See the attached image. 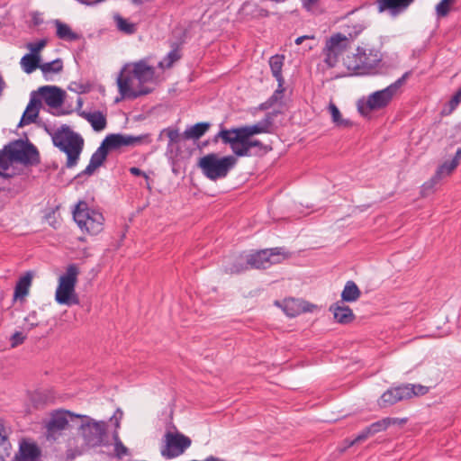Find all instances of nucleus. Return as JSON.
<instances>
[{
	"label": "nucleus",
	"mask_w": 461,
	"mask_h": 461,
	"mask_svg": "<svg viewBox=\"0 0 461 461\" xmlns=\"http://www.w3.org/2000/svg\"><path fill=\"white\" fill-rule=\"evenodd\" d=\"M78 275V267L76 264H69L66 272L59 276L55 293V300L59 304L68 307L79 304V297L76 293Z\"/></svg>",
	"instance_id": "nucleus-4"
},
{
	"label": "nucleus",
	"mask_w": 461,
	"mask_h": 461,
	"mask_svg": "<svg viewBox=\"0 0 461 461\" xmlns=\"http://www.w3.org/2000/svg\"><path fill=\"white\" fill-rule=\"evenodd\" d=\"M130 173L133 176H144L147 180L149 179V176L148 175L143 172L141 169H140L139 167H132L130 168Z\"/></svg>",
	"instance_id": "nucleus-56"
},
{
	"label": "nucleus",
	"mask_w": 461,
	"mask_h": 461,
	"mask_svg": "<svg viewBox=\"0 0 461 461\" xmlns=\"http://www.w3.org/2000/svg\"><path fill=\"white\" fill-rule=\"evenodd\" d=\"M31 284H32V276L30 274H27V275L22 276L18 280V282L16 283V285L14 287V299L18 300V299L24 298L29 293V288L31 286Z\"/></svg>",
	"instance_id": "nucleus-33"
},
{
	"label": "nucleus",
	"mask_w": 461,
	"mask_h": 461,
	"mask_svg": "<svg viewBox=\"0 0 461 461\" xmlns=\"http://www.w3.org/2000/svg\"><path fill=\"white\" fill-rule=\"evenodd\" d=\"M121 133H112L107 135L101 142L104 148L109 151L110 149H115L121 148Z\"/></svg>",
	"instance_id": "nucleus-42"
},
{
	"label": "nucleus",
	"mask_w": 461,
	"mask_h": 461,
	"mask_svg": "<svg viewBox=\"0 0 461 461\" xmlns=\"http://www.w3.org/2000/svg\"><path fill=\"white\" fill-rule=\"evenodd\" d=\"M40 55L25 54L20 61L21 67L27 74L32 73L36 68H40Z\"/></svg>",
	"instance_id": "nucleus-37"
},
{
	"label": "nucleus",
	"mask_w": 461,
	"mask_h": 461,
	"mask_svg": "<svg viewBox=\"0 0 461 461\" xmlns=\"http://www.w3.org/2000/svg\"><path fill=\"white\" fill-rule=\"evenodd\" d=\"M406 420H399L397 418H390L386 417L380 420H377L375 422H373L369 425L371 430L373 431V434H376L378 432L384 431L390 427L391 425L397 424V423H402L405 422Z\"/></svg>",
	"instance_id": "nucleus-39"
},
{
	"label": "nucleus",
	"mask_w": 461,
	"mask_h": 461,
	"mask_svg": "<svg viewBox=\"0 0 461 461\" xmlns=\"http://www.w3.org/2000/svg\"><path fill=\"white\" fill-rule=\"evenodd\" d=\"M41 105V102L39 98L36 97V92H32L29 104H27L26 109L23 112L18 123V127H23L24 125L35 122Z\"/></svg>",
	"instance_id": "nucleus-20"
},
{
	"label": "nucleus",
	"mask_w": 461,
	"mask_h": 461,
	"mask_svg": "<svg viewBox=\"0 0 461 461\" xmlns=\"http://www.w3.org/2000/svg\"><path fill=\"white\" fill-rule=\"evenodd\" d=\"M284 312L289 317H295L301 313L298 302L294 299L285 300L284 302Z\"/></svg>",
	"instance_id": "nucleus-44"
},
{
	"label": "nucleus",
	"mask_w": 461,
	"mask_h": 461,
	"mask_svg": "<svg viewBox=\"0 0 461 461\" xmlns=\"http://www.w3.org/2000/svg\"><path fill=\"white\" fill-rule=\"evenodd\" d=\"M36 451L37 448L34 445H28L24 450H23V453L25 456H30L32 458H34L36 456Z\"/></svg>",
	"instance_id": "nucleus-55"
},
{
	"label": "nucleus",
	"mask_w": 461,
	"mask_h": 461,
	"mask_svg": "<svg viewBox=\"0 0 461 461\" xmlns=\"http://www.w3.org/2000/svg\"><path fill=\"white\" fill-rule=\"evenodd\" d=\"M5 83L4 81L2 75L0 74V95H2V93L5 89Z\"/></svg>",
	"instance_id": "nucleus-62"
},
{
	"label": "nucleus",
	"mask_w": 461,
	"mask_h": 461,
	"mask_svg": "<svg viewBox=\"0 0 461 461\" xmlns=\"http://www.w3.org/2000/svg\"><path fill=\"white\" fill-rule=\"evenodd\" d=\"M305 39H313V36H308V35H303V36H300L298 38L295 39V44L296 45H300L303 43V41L305 40Z\"/></svg>",
	"instance_id": "nucleus-59"
},
{
	"label": "nucleus",
	"mask_w": 461,
	"mask_h": 461,
	"mask_svg": "<svg viewBox=\"0 0 461 461\" xmlns=\"http://www.w3.org/2000/svg\"><path fill=\"white\" fill-rule=\"evenodd\" d=\"M250 268L248 263V258L243 259L241 257L236 258L233 262L224 267V272L230 275H239Z\"/></svg>",
	"instance_id": "nucleus-38"
},
{
	"label": "nucleus",
	"mask_w": 461,
	"mask_h": 461,
	"mask_svg": "<svg viewBox=\"0 0 461 461\" xmlns=\"http://www.w3.org/2000/svg\"><path fill=\"white\" fill-rule=\"evenodd\" d=\"M404 387L411 389V391L413 392V393H411V397L416 396V395H424L429 392V387L423 386L420 384L414 385V384H404Z\"/></svg>",
	"instance_id": "nucleus-52"
},
{
	"label": "nucleus",
	"mask_w": 461,
	"mask_h": 461,
	"mask_svg": "<svg viewBox=\"0 0 461 461\" xmlns=\"http://www.w3.org/2000/svg\"><path fill=\"white\" fill-rule=\"evenodd\" d=\"M364 29L365 27L362 24H355L351 29L348 27V31L347 34H345L348 42L351 45L352 41H354L358 37Z\"/></svg>",
	"instance_id": "nucleus-47"
},
{
	"label": "nucleus",
	"mask_w": 461,
	"mask_h": 461,
	"mask_svg": "<svg viewBox=\"0 0 461 461\" xmlns=\"http://www.w3.org/2000/svg\"><path fill=\"white\" fill-rule=\"evenodd\" d=\"M113 21L116 24L117 30L126 35H132L137 32V24L123 18L119 14H115L113 15Z\"/></svg>",
	"instance_id": "nucleus-32"
},
{
	"label": "nucleus",
	"mask_w": 461,
	"mask_h": 461,
	"mask_svg": "<svg viewBox=\"0 0 461 461\" xmlns=\"http://www.w3.org/2000/svg\"><path fill=\"white\" fill-rule=\"evenodd\" d=\"M142 140V136H131L122 134L121 146H132L136 143H140Z\"/></svg>",
	"instance_id": "nucleus-49"
},
{
	"label": "nucleus",
	"mask_w": 461,
	"mask_h": 461,
	"mask_svg": "<svg viewBox=\"0 0 461 461\" xmlns=\"http://www.w3.org/2000/svg\"><path fill=\"white\" fill-rule=\"evenodd\" d=\"M219 138L221 139L224 144H229L230 146L231 150L236 155V151L240 148V144L242 138L240 127L232 129H221L214 136L213 140L217 141Z\"/></svg>",
	"instance_id": "nucleus-18"
},
{
	"label": "nucleus",
	"mask_w": 461,
	"mask_h": 461,
	"mask_svg": "<svg viewBox=\"0 0 461 461\" xmlns=\"http://www.w3.org/2000/svg\"><path fill=\"white\" fill-rule=\"evenodd\" d=\"M40 69L41 70L45 79H49L50 75L59 74L63 70V61L58 58L52 61L41 64Z\"/></svg>",
	"instance_id": "nucleus-34"
},
{
	"label": "nucleus",
	"mask_w": 461,
	"mask_h": 461,
	"mask_svg": "<svg viewBox=\"0 0 461 461\" xmlns=\"http://www.w3.org/2000/svg\"><path fill=\"white\" fill-rule=\"evenodd\" d=\"M180 58L181 54L178 50L176 48L173 49L167 54L164 59L158 63V67L161 68H169L176 61L180 59Z\"/></svg>",
	"instance_id": "nucleus-43"
},
{
	"label": "nucleus",
	"mask_w": 461,
	"mask_h": 461,
	"mask_svg": "<svg viewBox=\"0 0 461 461\" xmlns=\"http://www.w3.org/2000/svg\"><path fill=\"white\" fill-rule=\"evenodd\" d=\"M107 156L108 150L101 143L97 149L92 154L87 167L80 174H78L77 176H80L82 175H93L95 170L104 164V162L106 160Z\"/></svg>",
	"instance_id": "nucleus-24"
},
{
	"label": "nucleus",
	"mask_w": 461,
	"mask_h": 461,
	"mask_svg": "<svg viewBox=\"0 0 461 461\" xmlns=\"http://www.w3.org/2000/svg\"><path fill=\"white\" fill-rule=\"evenodd\" d=\"M131 72L140 85L151 81L155 75V68L147 64L145 60H140L131 66Z\"/></svg>",
	"instance_id": "nucleus-22"
},
{
	"label": "nucleus",
	"mask_w": 461,
	"mask_h": 461,
	"mask_svg": "<svg viewBox=\"0 0 461 461\" xmlns=\"http://www.w3.org/2000/svg\"><path fill=\"white\" fill-rule=\"evenodd\" d=\"M211 123L206 122H197L188 128H186L184 131V137L186 140H198L202 136L205 134V132L210 129Z\"/></svg>",
	"instance_id": "nucleus-29"
},
{
	"label": "nucleus",
	"mask_w": 461,
	"mask_h": 461,
	"mask_svg": "<svg viewBox=\"0 0 461 461\" xmlns=\"http://www.w3.org/2000/svg\"><path fill=\"white\" fill-rule=\"evenodd\" d=\"M286 257L283 248L266 249L247 256L250 268L266 269Z\"/></svg>",
	"instance_id": "nucleus-11"
},
{
	"label": "nucleus",
	"mask_w": 461,
	"mask_h": 461,
	"mask_svg": "<svg viewBox=\"0 0 461 461\" xmlns=\"http://www.w3.org/2000/svg\"><path fill=\"white\" fill-rule=\"evenodd\" d=\"M77 108H81L82 105H83V100L81 97H78L77 100Z\"/></svg>",
	"instance_id": "nucleus-63"
},
{
	"label": "nucleus",
	"mask_w": 461,
	"mask_h": 461,
	"mask_svg": "<svg viewBox=\"0 0 461 461\" xmlns=\"http://www.w3.org/2000/svg\"><path fill=\"white\" fill-rule=\"evenodd\" d=\"M461 158V147L457 149L455 157L452 159H456L457 165L459 164V159Z\"/></svg>",
	"instance_id": "nucleus-61"
},
{
	"label": "nucleus",
	"mask_w": 461,
	"mask_h": 461,
	"mask_svg": "<svg viewBox=\"0 0 461 461\" xmlns=\"http://www.w3.org/2000/svg\"><path fill=\"white\" fill-rule=\"evenodd\" d=\"M41 23H42V20H41V19H38V18H36V17H34V18H33V23H34L35 25H39V24H41Z\"/></svg>",
	"instance_id": "nucleus-64"
},
{
	"label": "nucleus",
	"mask_w": 461,
	"mask_h": 461,
	"mask_svg": "<svg viewBox=\"0 0 461 461\" xmlns=\"http://www.w3.org/2000/svg\"><path fill=\"white\" fill-rule=\"evenodd\" d=\"M413 392L411 389L401 385L395 388H391L385 391L378 400V404L381 408L392 406L398 402L411 398Z\"/></svg>",
	"instance_id": "nucleus-15"
},
{
	"label": "nucleus",
	"mask_w": 461,
	"mask_h": 461,
	"mask_svg": "<svg viewBox=\"0 0 461 461\" xmlns=\"http://www.w3.org/2000/svg\"><path fill=\"white\" fill-rule=\"evenodd\" d=\"M273 104H271V102H269L268 100H267L266 102L262 103L260 105H259V108L261 110H267V109H269L270 107H272Z\"/></svg>",
	"instance_id": "nucleus-60"
},
{
	"label": "nucleus",
	"mask_w": 461,
	"mask_h": 461,
	"mask_svg": "<svg viewBox=\"0 0 461 461\" xmlns=\"http://www.w3.org/2000/svg\"><path fill=\"white\" fill-rule=\"evenodd\" d=\"M135 79L133 74L131 72V65H125L118 77L117 86L120 93V99H136L141 95H146L151 93L152 89L148 86H141L138 90L132 89V81Z\"/></svg>",
	"instance_id": "nucleus-10"
},
{
	"label": "nucleus",
	"mask_w": 461,
	"mask_h": 461,
	"mask_svg": "<svg viewBox=\"0 0 461 461\" xmlns=\"http://www.w3.org/2000/svg\"><path fill=\"white\" fill-rule=\"evenodd\" d=\"M285 83H278L277 88L273 93V95L267 99L273 105H275L279 100L283 98V94L285 91L284 88Z\"/></svg>",
	"instance_id": "nucleus-50"
},
{
	"label": "nucleus",
	"mask_w": 461,
	"mask_h": 461,
	"mask_svg": "<svg viewBox=\"0 0 461 461\" xmlns=\"http://www.w3.org/2000/svg\"><path fill=\"white\" fill-rule=\"evenodd\" d=\"M6 179H10L9 186L7 188H4L12 195H16L22 192H23L29 184V176L27 175H21L18 176H13L10 175V177Z\"/></svg>",
	"instance_id": "nucleus-26"
},
{
	"label": "nucleus",
	"mask_w": 461,
	"mask_h": 461,
	"mask_svg": "<svg viewBox=\"0 0 461 461\" xmlns=\"http://www.w3.org/2000/svg\"><path fill=\"white\" fill-rule=\"evenodd\" d=\"M56 26V36L62 41H76L82 38V35L72 31L68 24L59 21L54 20Z\"/></svg>",
	"instance_id": "nucleus-25"
},
{
	"label": "nucleus",
	"mask_w": 461,
	"mask_h": 461,
	"mask_svg": "<svg viewBox=\"0 0 461 461\" xmlns=\"http://www.w3.org/2000/svg\"><path fill=\"white\" fill-rule=\"evenodd\" d=\"M461 103V87L454 94L451 99L445 104L441 113L442 115H450Z\"/></svg>",
	"instance_id": "nucleus-41"
},
{
	"label": "nucleus",
	"mask_w": 461,
	"mask_h": 461,
	"mask_svg": "<svg viewBox=\"0 0 461 461\" xmlns=\"http://www.w3.org/2000/svg\"><path fill=\"white\" fill-rule=\"evenodd\" d=\"M411 72H405L400 78L382 90L375 91L367 96L366 100H359L357 110L360 114L367 115L371 111L385 108L405 83Z\"/></svg>",
	"instance_id": "nucleus-3"
},
{
	"label": "nucleus",
	"mask_w": 461,
	"mask_h": 461,
	"mask_svg": "<svg viewBox=\"0 0 461 461\" xmlns=\"http://www.w3.org/2000/svg\"><path fill=\"white\" fill-rule=\"evenodd\" d=\"M350 44L345 37L344 33L337 32L332 34L326 40L325 46L322 50L324 56V63L328 68H334L339 62V57L350 48Z\"/></svg>",
	"instance_id": "nucleus-9"
},
{
	"label": "nucleus",
	"mask_w": 461,
	"mask_h": 461,
	"mask_svg": "<svg viewBox=\"0 0 461 461\" xmlns=\"http://www.w3.org/2000/svg\"><path fill=\"white\" fill-rule=\"evenodd\" d=\"M164 133L167 134L168 138L166 154L172 157L174 154L175 145L179 143L181 140L179 131L177 129H173L170 127L165 128L160 131L158 140H161V137Z\"/></svg>",
	"instance_id": "nucleus-31"
},
{
	"label": "nucleus",
	"mask_w": 461,
	"mask_h": 461,
	"mask_svg": "<svg viewBox=\"0 0 461 461\" xmlns=\"http://www.w3.org/2000/svg\"><path fill=\"white\" fill-rule=\"evenodd\" d=\"M53 145L67 155L66 167L72 168L77 166L84 147L83 138L69 130L68 126H62L52 135Z\"/></svg>",
	"instance_id": "nucleus-2"
},
{
	"label": "nucleus",
	"mask_w": 461,
	"mask_h": 461,
	"mask_svg": "<svg viewBox=\"0 0 461 461\" xmlns=\"http://www.w3.org/2000/svg\"><path fill=\"white\" fill-rule=\"evenodd\" d=\"M113 439L114 441V452L116 456L121 458L122 456L128 455L129 449L123 445V443L120 439L119 433L117 430L113 431Z\"/></svg>",
	"instance_id": "nucleus-45"
},
{
	"label": "nucleus",
	"mask_w": 461,
	"mask_h": 461,
	"mask_svg": "<svg viewBox=\"0 0 461 461\" xmlns=\"http://www.w3.org/2000/svg\"><path fill=\"white\" fill-rule=\"evenodd\" d=\"M11 146L9 144L5 145L2 149H0V176L4 178L10 177V174L5 173L10 167V163L15 161L11 158Z\"/></svg>",
	"instance_id": "nucleus-36"
},
{
	"label": "nucleus",
	"mask_w": 461,
	"mask_h": 461,
	"mask_svg": "<svg viewBox=\"0 0 461 461\" xmlns=\"http://www.w3.org/2000/svg\"><path fill=\"white\" fill-rule=\"evenodd\" d=\"M25 321H27L32 328L37 326L38 322L36 321V312H32L30 313L29 316L25 318Z\"/></svg>",
	"instance_id": "nucleus-57"
},
{
	"label": "nucleus",
	"mask_w": 461,
	"mask_h": 461,
	"mask_svg": "<svg viewBox=\"0 0 461 461\" xmlns=\"http://www.w3.org/2000/svg\"><path fill=\"white\" fill-rule=\"evenodd\" d=\"M455 2V0H441L436 5V13L438 17H445L450 12V6Z\"/></svg>",
	"instance_id": "nucleus-46"
},
{
	"label": "nucleus",
	"mask_w": 461,
	"mask_h": 461,
	"mask_svg": "<svg viewBox=\"0 0 461 461\" xmlns=\"http://www.w3.org/2000/svg\"><path fill=\"white\" fill-rule=\"evenodd\" d=\"M303 7L307 11H311L312 6L317 4L318 0H301Z\"/></svg>",
	"instance_id": "nucleus-58"
},
{
	"label": "nucleus",
	"mask_w": 461,
	"mask_h": 461,
	"mask_svg": "<svg viewBox=\"0 0 461 461\" xmlns=\"http://www.w3.org/2000/svg\"><path fill=\"white\" fill-rule=\"evenodd\" d=\"M11 146V158L25 166H37L41 162L40 153L34 144L28 140H16L8 143Z\"/></svg>",
	"instance_id": "nucleus-8"
},
{
	"label": "nucleus",
	"mask_w": 461,
	"mask_h": 461,
	"mask_svg": "<svg viewBox=\"0 0 461 461\" xmlns=\"http://www.w3.org/2000/svg\"><path fill=\"white\" fill-rule=\"evenodd\" d=\"M414 0H376L379 13L388 12L396 16L408 8Z\"/></svg>",
	"instance_id": "nucleus-19"
},
{
	"label": "nucleus",
	"mask_w": 461,
	"mask_h": 461,
	"mask_svg": "<svg viewBox=\"0 0 461 461\" xmlns=\"http://www.w3.org/2000/svg\"><path fill=\"white\" fill-rule=\"evenodd\" d=\"M285 56L276 54L269 59V67L273 77L276 78L277 83H285L284 77L282 75V69L284 66Z\"/></svg>",
	"instance_id": "nucleus-30"
},
{
	"label": "nucleus",
	"mask_w": 461,
	"mask_h": 461,
	"mask_svg": "<svg viewBox=\"0 0 461 461\" xmlns=\"http://www.w3.org/2000/svg\"><path fill=\"white\" fill-rule=\"evenodd\" d=\"M456 167L457 163L456 159L446 161L442 165L438 166L435 174L430 177V179L421 185V196L424 197L433 193L435 185H438L444 176H449Z\"/></svg>",
	"instance_id": "nucleus-14"
},
{
	"label": "nucleus",
	"mask_w": 461,
	"mask_h": 461,
	"mask_svg": "<svg viewBox=\"0 0 461 461\" xmlns=\"http://www.w3.org/2000/svg\"><path fill=\"white\" fill-rule=\"evenodd\" d=\"M360 296V289L354 281L349 280L345 284V286L341 292V300L339 302L354 303L357 301Z\"/></svg>",
	"instance_id": "nucleus-28"
},
{
	"label": "nucleus",
	"mask_w": 461,
	"mask_h": 461,
	"mask_svg": "<svg viewBox=\"0 0 461 461\" xmlns=\"http://www.w3.org/2000/svg\"><path fill=\"white\" fill-rule=\"evenodd\" d=\"M74 418L88 419V416L77 414L64 409L51 411L50 419L45 425L47 438L56 440L61 435V432L68 428L69 420H72Z\"/></svg>",
	"instance_id": "nucleus-7"
},
{
	"label": "nucleus",
	"mask_w": 461,
	"mask_h": 461,
	"mask_svg": "<svg viewBox=\"0 0 461 461\" xmlns=\"http://www.w3.org/2000/svg\"><path fill=\"white\" fill-rule=\"evenodd\" d=\"M26 337L20 331H16L11 337V346L12 348H15L23 343Z\"/></svg>",
	"instance_id": "nucleus-53"
},
{
	"label": "nucleus",
	"mask_w": 461,
	"mask_h": 461,
	"mask_svg": "<svg viewBox=\"0 0 461 461\" xmlns=\"http://www.w3.org/2000/svg\"><path fill=\"white\" fill-rule=\"evenodd\" d=\"M167 445L165 449L161 450V455L166 458H174L183 454L186 448L191 446V439L181 433L166 434Z\"/></svg>",
	"instance_id": "nucleus-13"
},
{
	"label": "nucleus",
	"mask_w": 461,
	"mask_h": 461,
	"mask_svg": "<svg viewBox=\"0 0 461 461\" xmlns=\"http://www.w3.org/2000/svg\"><path fill=\"white\" fill-rule=\"evenodd\" d=\"M329 311L332 312L334 320L339 324H349L356 318L353 311L339 301L331 304Z\"/></svg>",
	"instance_id": "nucleus-21"
},
{
	"label": "nucleus",
	"mask_w": 461,
	"mask_h": 461,
	"mask_svg": "<svg viewBox=\"0 0 461 461\" xmlns=\"http://www.w3.org/2000/svg\"><path fill=\"white\" fill-rule=\"evenodd\" d=\"M73 219L82 231L96 235L104 229V217L102 212L88 207L85 201H79L73 210Z\"/></svg>",
	"instance_id": "nucleus-5"
},
{
	"label": "nucleus",
	"mask_w": 461,
	"mask_h": 461,
	"mask_svg": "<svg viewBox=\"0 0 461 461\" xmlns=\"http://www.w3.org/2000/svg\"><path fill=\"white\" fill-rule=\"evenodd\" d=\"M47 39H41L35 42H29L26 47L30 50V54L39 55L40 51L47 45Z\"/></svg>",
	"instance_id": "nucleus-48"
},
{
	"label": "nucleus",
	"mask_w": 461,
	"mask_h": 461,
	"mask_svg": "<svg viewBox=\"0 0 461 461\" xmlns=\"http://www.w3.org/2000/svg\"><path fill=\"white\" fill-rule=\"evenodd\" d=\"M250 137L251 136L242 135L240 148L236 151L237 157H250L256 155L257 153L252 152L253 148H258L260 153H266L268 150L267 147L260 140H251Z\"/></svg>",
	"instance_id": "nucleus-23"
},
{
	"label": "nucleus",
	"mask_w": 461,
	"mask_h": 461,
	"mask_svg": "<svg viewBox=\"0 0 461 461\" xmlns=\"http://www.w3.org/2000/svg\"><path fill=\"white\" fill-rule=\"evenodd\" d=\"M277 113L278 112L267 113L265 117L257 123L240 127L242 135L253 136L260 133H272L274 118Z\"/></svg>",
	"instance_id": "nucleus-16"
},
{
	"label": "nucleus",
	"mask_w": 461,
	"mask_h": 461,
	"mask_svg": "<svg viewBox=\"0 0 461 461\" xmlns=\"http://www.w3.org/2000/svg\"><path fill=\"white\" fill-rule=\"evenodd\" d=\"M236 164L237 158L234 156L219 158L216 154L210 153L203 156L198 165L208 179L216 181L226 177Z\"/></svg>",
	"instance_id": "nucleus-6"
},
{
	"label": "nucleus",
	"mask_w": 461,
	"mask_h": 461,
	"mask_svg": "<svg viewBox=\"0 0 461 461\" xmlns=\"http://www.w3.org/2000/svg\"><path fill=\"white\" fill-rule=\"evenodd\" d=\"M11 443L5 434V424L0 419V461H5L11 455Z\"/></svg>",
	"instance_id": "nucleus-35"
},
{
	"label": "nucleus",
	"mask_w": 461,
	"mask_h": 461,
	"mask_svg": "<svg viewBox=\"0 0 461 461\" xmlns=\"http://www.w3.org/2000/svg\"><path fill=\"white\" fill-rule=\"evenodd\" d=\"M122 414V411L120 409H117L113 417L111 418V420L113 421L116 429L120 428Z\"/></svg>",
	"instance_id": "nucleus-54"
},
{
	"label": "nucleus",
	"mask_w": 461,
	"mask_h": 461,
	"mask_svg": "<svg viewBox=\"0 0 461 461\" xmlns=\"http://www.w3.org/2000/svg\"><path fill=\"white\" fill-rule=\"evenodd\" d=\"M46 104L51 108L61 106L64 101L65 91L56 86H43L38 89Z\"/></svg>",
	"instance_id": "nucleus-17"
},
{
	"label": "nucleus",
	"mask_w": 461,
	"mask_h": 461,
	"mask_svg": "<svg viewBox=\"0 0 461 461\" xmlns=\"http://www.w3.org/2000/svg\"><path fill=\"white\" fill-rule=\"evenodd\" d=\"M80 116L90 122L92 128L95 131H103L107 124L105 116L99 111L93 113L81 112Z\"/></svg>",
	"instance_id": "nucleus-27"
},
{
	"label": "nucleus",
	"mask_w": 461,
	"mask_h": 461,
	"mask_svg": "<svg viewBox=\"0 0 461 461\" xmlns=\"http://www.w3.org/2000/svg\"><path fill=\"white\" fill-rule=\"evenodd\" d=\"M85 421L80 425L85 439L93 446H101L106 435V422L95 421L88 416L83 419Z\"/></svg>",
	"instance_id": "nucleus-12"
},
{
	"label": "nucleus",
	"mask_w": 461,
	"mask_h": 461,
	"mask_svg": "<svg viewBox=\"0 0 461 461\" xmlns=\"http://www.w3.org/2000/svg\"><path fill=\"white\" fill-rule=\"evenodd\" d=\"M371 436H374L373 431L371 430L370 427L367 426L356 436L355 439L351 442V445L357 442L364 441Z\"/></svg>",
	"instance_id": "nucleus-51"
},
{
	"label": "nucleus",
	"mask_w": 461,
	"mask_h": 461,
	"mask_svg": "<svg viewBox=\"0 0 461 461\" xmlns=\"http://www.w3.org/2000/svg\"><path fill=\"white\" fill-rule=\"evenodd\" d=\"M329 111L330 113L332 122L336 126L339 127H348L351 125L350 122L347 119H342L341 113L337 105L330 102L329 104Z\"/></svg>",
	"instance_id": "nucleus-40"
},
{
	"label": "nucleus",
	"mask_w": 461,
	"mask_h": 461,
	"mask_svg": "<svg viewBox=\"0 0 461 461\" xmlns=\"http://www.w3.org/2000/svg\"><path fill=\"white\" fill-rule=\"evenodd\" d=\"M382 60V55L375 47L369 44L357 46L356 53L348 55L344 59L346 68L357 75L369 74Z\"/></svg>",
	"instance_id": "nucleus-1"
}]
</instances>
